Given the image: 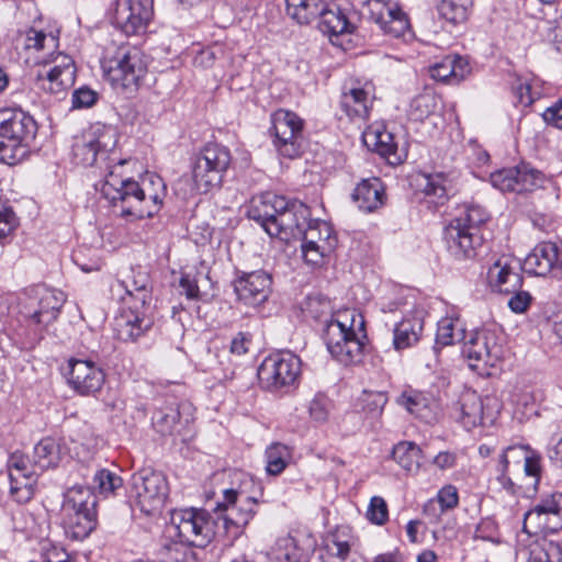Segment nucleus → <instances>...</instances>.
<instances>
[{"mask_svg":"<svg viewBox=\"0 0 562 562\" xmlns=\"http://www.w3.org/2000/svg\"><path fill=\"white\" fill-rule=\"evenodd\" d=\"M450 414L467 430L494 422L488 407L473 390H465L460 394L458 401L452 404Z\"/></svg>","mask_w":562,"mask_h":562,"instance_id":"20","label":"nucleus"},{"mask_svg":"<svg viewBox=\"0 0 562 562\" xmlns=\"http://www.w3.org/2000/svg\"><path fill=\"white\" fill-rule=\"evenodd\" d=\"M364 337L363 317L355 310L338 311L326 321L324 340L327 350L342 364L360 361Z\"/></svg>","mask_w":562,"mask_h":562,"instance_id":"3","label":"nucleus"},{"mask_svg":"<svg viewBox=\"0 0 562 562\" xmlns=\"http://www.w3.org/2000/svg\"><path fill=\"white\" fill-rule=\"evenodd\" d=\"M285 205L286 199L284 196L267 192L251 199L247 215L270 235L272 221L277 217L278 212L283 210Z\"/></svg>","mask_w":562,"mask_h":562,"instance_id":"30","label":"nucleus"},{"mask_svg":"<svg viewBox=\"0 0 562 562\" xmlns=\"http://www.w3.org/2000/svg\"><path fill=\"white\" fill-rule=\"evenodd\" d=\"M324 10L319 12V30L328 35L350 34L355 31V24L350 21L348 11L336 3H323Z\"/></svg>","mask_w":562,"mask_h":562,"instance_id":"33","label":"nucleus"},{"mask_svg":"<svg viewBox=\"0 0 562 562\" xmlns=\"http://www.w3.org/2000/svg\"><path fill=\"white\" fill-rule=\"evenodd\" d=\"M154 14L153 0H115L113 23L127 36L146 31Z\"/></svg>","mask_w":562,"mask_h":562,"instance_id":"18","label":"nucleus"},{"mask_svg":"<svg viewBox=\"0 0 562 562\" xmlns=\"http://www.w3.org/2000/svg\"><path fill=\"white\" fill-rule=\"evenodd\" d=\"M425 311L415 307L393 329V347L401 351L415 346L424 329Z\"/></svg>","mask_w":562,"mask_h":562,"instance_id":"29","label":"nucleus"},{"mask_svg":"<svg viewBox=\"0 0 562 562\" xmlns=\"http://www.w3.org/2000/svg\"><path fill=\"white\" fill-rule=\"evenodd\" d=\"M432 79L447 83H458L469 72L468 61L459 55H447L429 67Z\"/></svg>","mask_w":562,"mask_h":562,"instance_id":"35","label":"nucleus"},{"mask_svg":"<svg viewBox=\"0 0 562 562\" xmlns=\"http://www.w3.org/2000/svg\"><path fill=\"white\" fill-rule=\"evenodd\" d=\"M352 537L345 529L337 530L326 541L327 560L324 562H345L352 547Z\"/></svg>","mask_w":562,"mask_h":562,"instance_id":"45","label":"nucleus"},{"mask_svg":"<svg viewBox=\"0 0 562 562\" xmlns=\"http://www.w3.org/2000/svg\"><path fill=\"white\" fill-rule=\"evenodd\" d=\"M488 217L483 206L464 205L462 212L445 228V241L449 254L458 260L474 258L483 245L480 227Z\"/></svg>","mask_w":562,"mask_h":562,"instance_id":"5","label":"nucleus"},{"mask_svg":"<svg viewBox=\"0 0 562 562\" xmlns=\"http://www.w3.org/2000/svg\"><path fill=\"white\" fill-rule=\"evenodd\" d=\"M132 280L136 283V285L140 289V292L135 293V297H132L133 302L136 303H147L150 304L151 301V291L149 288V278L146 272H133ZM121 301H130L131 296H120Z\"/></svg>","mask_w":562,"mask_h":562,"instance_id":"58","label":"nucleus"},{"mask_svg":"<svg viewBox=\"0 0 562 562\" xmlns=\"http://www.w3.org/2000/svg\"><path fill=\"white\" fill-rule=\"evenodd\" d=\"M392 457L405 471L417 472L420 468L423 452L414 442L402 441L394 446Z\"/></svg>","mask_w":562,"mask_h":562,"instance_id":"44","label":"nucleus"},{"mask_svg":"<svg viewBox=\"0 0 562 562\" xmlns=\"http://www.w3.org/2000/svg\"><path fill=\"white\" fill-rule=\"evenodd\" d=\"M562 512V493L554 492L542 497L531 509L525 513L524 519H535L555 512Z\"/></svg>","mask_w":562,"mask_h":562,"instance_id":"50","label":"nucleus"},{"mask_svg":"<svg viewBox=\"0 0 562 562\" xmlns=\"http://www.w3.org/2000/svg\"><path fill=\"white\" fill-rule=\"evenodd\" d=\"M310 209L299 201H288L283 210L278 212L270 227L271 237L289 238L297 235H304L308 224L315 221H308Z\"/></svg>","mask_w":562,"mask_h":562,"instance_id":"21","label":"nucleus"},{"mask_svg":"<svg viewBox=\"0 0 562 562\" xmlns=\"http://www.w3.org/2000/svg\"><path fill=\"white\" fill-rule=\"evenodd\" d=\"M374 100V87L371 82L362 86L345 87L340 97V106L350 119H367Z\"/></svg>","mask_w":562,"mask_h":562,"instance_id":"28","label":"nucleus"},{"mask_svg":"<svg viewBox=\"0 0 562 562\" xmlns=\"http://www.w3.org/2000/svg\"><path fill=\"white\" fill-rule=\"evenodd\" d=\"M256 501L248 496L241 499L233 488L225 490L223 502L214 509V517L221 529L218 536L232 541L241 536L256 514Z\"/></svg>","mask_w":562,"mask_h":562,"instance_id":"9","label":"nucleus"},{"mask_svg":"<svg viewBox=\"0 0 562 562\" xmlns=\"http://www.w3.org/2000/svg\"><path fill=\"white\" fill-rule=\"evenodd\" d=\"M507 453H519L524 457V471L526 475L535 479V484L539 482L541 473V457L527 446L507 447Z\"/></svg>","mask_w":562,"mask_h":562,"instance_id":"52","label":"nucleus"},{"mask_svg":"<svg viewBox=\"0 0 562 562\" xmlns=\"http://www.w3.org/2000/svg\"><path fill=\"white\" fill-rule=\"evenodd\" d=\"M76 66L74 59L63 53L50 54L44 60L43 69L36 74L38 88L50 93L60 94L66 92L75 83Z\"/></svg>","mask_w":562,"mask_h":562,"instance_id":"14","label":"nucleus"},{"mask_svg":"<svg viewBox=\"0 0 562 562\" xmlns=\"http://www.w3.org/2000/svg\"><path fill=\"white\" fill-rule=\"evenodd\" d=\"M522 529L527 533H555L562 529V510L535 519H524Z\"/></svg>","mask_w":562,"mask_h":562,"instance_id":"48","label":"nucleus"},{"mask_svg":"<svg viewBox=\"0 0 562 562\" xmlns=\"http://www.w3.org/2000/svg\"><path fill=\"white\" fill-rule=\"evenodd\" d=\"M66 533L75 540L87 538L97 526V510L63 512Z\"/></svg>","mask_w":562,"mask_h":562,"instance_id":"36","label":"nucleus"},{"mask_svg":"<svg viewBox=\"0 0 562 562\" xmlns=\"http://www.w3.org/2000/svg\"><path fill=\"white\" fill-rule=\"evenodd\" d=\"M474 539L488 541L493 544H499L502 542V537L496 520L493 517L482 518L475 528Z\"/></svg>","mask_w":562,"mask_h":562,"instance_id":"54","label":"nucleus"},{"mask_svg":"<svg viewBox=\"0 0 562 562\" xmlns=\"http://www.w3.org/2000/svg\"><path fill=\"white\" fill-rule=\"evenodd\" d=\"M91 480V486H89L91 491L93 493L98 492L105 497L113 495L123 484L121 476L103 468L95 469Z\"/></svg>","mask_w":562,"mask_h":562,"instance_id":"46","label":"nucleus"},{"mask_svg":"<svg viewBox=\"0 0 562 562\" xmlns=\"http://www.w3.org/2000/svg\"><path fill=\"white\" fill-rule=\"evenodd\" d=\"M37 133L35 120L21 109L0 110V138H11L30 147Z\"/></svg>","mask_w":562,"mask_h":562,"instance_id":"23","label":"nucleus"},{"mask_svg":"<svg viewBox=\"0 0 562 562\" xmlns=\"http://www.w3.org/2000/svg\"><path fill=\"white\" fill-rule=\"evenodd\" d=\"M508 470V453L506 449L503 451V453L499 456V461L496 467V481L497 483L507 492L514 493L515 492V485L512 479L507 475Z\"/></svg>","mask_w":562,"mask_h":562,"instance_id":"62","label":"nucleus"},{"mask_svg":"<svg viewBox=\"0 0 562 562\" xmlns=\"http://www.w3.org/2000/svg\"><path fill=\"white\" fill-rule=\"evenodd\" d=\"M66 296L61 291L49 289L43 284L30 288L20 301V315L25 324L22 334L25 344L34 346L44 335L46 328L54 323Z\"/></svg>","mask_w":562,"mask_h":562,"instance_id":"2","label":"nucleus"},{"mask_svg":"<svg viewBox=\"0 0 562 562\" xmlns=\"http://www.w3.org/2000/svg\"><path fill=\"white\" fill-rule=\"evenodd\" d=\"M330 406L331 404L327 396L317 394L310 403V416L315 422L323 423L328 418Z\"/></svg>","mask_w":562,"mask_h":562,"instance_id":"59","label":"nucleus"},{"mask_svg":"<svg viewBox=\"0 0 562 562\" xmlns=\"http://www.w3.org/2000/svg\"><path fill=\"white\" fill-rule=\"evenodd\" d=\"M439 106V99L432 91H425L416 95L409 105V117L414 121H424L432 115Z\"/></svg>","mask_w":562,"mask_h":562,"instance_id":"47","label":"nucleus"},{"mask_svg":"<svg viewBox=\"0 0 562 562\" xmlns=\"http://www.w3.org/2000/svg\"><path fill=\"white\" fill-rule=\"evenodd\" d=\"M525 267L529 273L544 277L552 274L562 278V247L553 241L537 244L525 259Z\"/></svg>","mask_w":562,"mask_h":562,"instance_id":"24","label":"nucleus"},{"mask_svg":"<svg viewBox=\"0 0 562 562\" xmlns=\"http://www.w3.org/2000/svg\"><path fill=\"white\" fill-rule=\"evenodd\" d=\"M301 374V360L290 351L268 356L258 369L262 387L279 391L296 383Z\"/></svg>","mask_w":562,"mask_h":562,"instance_id":"11","label":"nucleus"},{"mask_svg":"<svg viewBox=\"0 0 562 562\" xmlns=\"http://www.w3.org/2000/svg\"><path fill=\"white\" fill-rule=\"evenodd\" d=\"M458 176L454 172L422 173L418 188L428 203L436 206L446 204L458 190Z\"/></svg>","mask_w":562,"mask_h":562,"instance_id":"26","label":"nucleus"},{"mask_svg":"<svg viewBox=\"0 0 562 562\" xmlns=\"http://www.w3.org/2000/svg\"><path fill=\"white\" fill-rule=\"evenodd\" d=\"M442 509L446 512L452 510L459 505V492L458 488L452 484L443 485L434 497Z\"/></svg>","mask_w":562,"mask_h":562,"instance_id":"60","label":"nucleus"},{"mask_svg":"<svg viewBox=\"0 0 562 562\" xmlns=\"http://www.w3.org/2000/svg\"><path fill=\"white\" fill-rule=\"evenodd\" d=\"M58 38L53 34H46L43 31L30 29L24 36V47L27 50L41 52L43 49H54L57 47Z\"/></svg>","mask_w":562,"mask_h":562,"instance_id":"53","label":"nucleus"},{"mask_svg":"<svg viewBox=\"0 0 562 562\" xmlns=\"http://www.w3.org/2000/svg\"><path fill=\"white\" fill-rule=\"evenodd\" d=\"M97 497L89 486L74 485L64 495L63 512L97 510Z\"/></svg>","mask_w":562,"mask_h":562,"instance_id":"39","label":"nucleus"},{"mask_svg":"<svg viewBox=\"0 0 562 562\" xmlns=\"http://www.w3.org/2000/svg\"><path fill=\"white\" fill-rule=\"evenodd\" d=\"M147 67V56L139 47L123 45L104 63L103 70L114 89L134 93L144 81Z\"/></svg>","mask_w":562,"mask_h":562,"instance_id":"6","label":"nucleus"},{"mask_svg":"<svg viewBox=\"0 0 562 562\" xmlns=\"http://www.w3.org/2000/svg\"><path fill=\"white\" fill-rule=\"evenodd\" d=\"M465 329L459 316L454 313L442 317L438 322L435 348L446 347L462 341Z\"/></svg>","mask_w":562,"mask_h":562,"instance_id":"37","label":"nucleus"},{"mask_svg":"<svg viewBox=\"0 0 562 562\" xmlns=\"http://www.w3.org/2000/svg\"><path fill=\"white\" fill-rule=\"evenodd\" d=\"M231 164L232 155L226 146L217 143L204 145L192 165V181L196 192L207 193L220 187Z\"/></svg>","mask_w":562,"mask_h":562,"instance_id":"8","label":"nucleus"},{"mask_svg":"<svg viewBox=\"0 0 562 562\" xmlns=\"http://www.w3.org/2000/svg\"><path fill=\"white\" fill-rule=\"evenodd\" d=\"M33 467L34 464L32 465L24 454L20 452L12 453L8 460L10 481L18 484L21 480H32L34 475Z\"/></svg>","mask_w":562,"mask_h":562,"instance_id":"49","label":"nucleus"},{"mask_svg":"<svg viewBox=\"0 0 562 562\" xmlns=\"http://www.w3.org/2000/svg\"><path fill=\"white\" fill-rule=\"evenodd\" d=\"M366 515L370 522L378 526L384 525L389 519L387 504L384 498L373 496L370 499Z\"/></svg>","mask_w":562,"mask_h":562,"instance_id":"57","label":"nucleus"},{"mask_svg":"<svg viewBox=\"0 0 562 562\" xmlns=\"http://www.w3.org/2000/svg\"><path fill=\"white\" fill-rule=\"evenodd\" d=\"M304 121L294 112L278 110L272 115L270 128L273 146L284 158L294 159L301 155Z\"/></svg>","mask_w":562,"mask_h":562,"instance_id":"12","label":"nucleus"},{"mask_svg":"<svg viewBox=\"0 0 562 562\" xmlns=\"http://www.w3.org/2000/svg\"><path fill=\"white\" fill-rule=\"evenodd\" d=\"M98 94L94 90L81 87L74 91L72 93V106L80 108H90L97 101Z\"/></svg>","mask_w":562,"mask_h":562,"instance_id":"63","label":"nucleus"},{"mask_svg":"<svg viewBox=\"0 0 562 562\" xmlns=\"http://www.w3.org/2000/svg\"><path fill=\"white\" fill-rule=\"evenodd\" d=\"M324 0H285L286 14L299 24H310L324 10Z\"/></svg>","mask_w":562,"mask_h":562,"instance_id":"41","label":"nucleus"},{"mask_svg":"<svg viewBox=\"0 0 562 562\" xmlns=\"http://www.w3.org/2000/svg\"><path fill=\"white\" fill-rule=\"evenodd\" d=\"M526 562H560V543L548 541H535L518 553Z\"/></svg>","mask_w":562,"mask_h":562,"instance_id":"40","label":"nucleus"},{"mask_svg":"<svg viewBox=\"0 0 562 562\" xmlns=\"http://www.w3.org/2000/svg\"><path fill=\"white\" fill-rule=\"evenodd\" d=\"M156 561L151 562H199L192 547L182 541L166 540L160 543L155 553Z\"/></svg>","mask_w":562,"mask_h":562,"instance_id":"38","label":"nucleus"},{"mask_svg":"<svg viewBox=\"0 0 562 562\" xmlns=\"http://www.w3.org/2000/svg\"><path fill=\"white\" fill-rule=\"evenodd\" d=\"M271 284V276L263 270H257L238 277L234 281V291L244 304L258 306L267 301Z\"/></svg>","mask_w":562,"mask_h":562,"instance_id":"25","label":"nucleus"},{"mask_svg":"<svg viewBox=\"0 0 562 562\" xmlns=\"http://www.w3.org/2000/svg\"><path fill=\"white\" fill-rule=\"evenodd\" d=\"M532 85L533 79L530 78H517L513 85L517 102L522 106L531 105L539 98V92L533 90Z\"/></svg>","mask_w":562,"mask_h":562,"instance_id":"55","label":"nucleus"},{"mask_svg":"<svg viewBox=\"0 0 562 562\" xmlns=\"http://www.w3.org/2000/svg\"><path fill=\"white\" fill-rule=\"evenodd\" d=\"M135 504L148 516L161 512L168 496V483L162 473L143 469L132 476Z\"/></svg>","mask_w":562,"mask_h":562,"instance_id":"10","label":"nucleus"},{"mask_svg":"<svg viewBox=\"0 0 562 562\" xmlns=\"http://www.w3.org/2000/svg\"><path fill=\"white\" fill-rule=\"evenodd\" d=\"M491 183L502 192L524 193L541 188L544 175L528 164L503 168L490 176Z\"/></svg>","mask_w":562,"mask_h":562,"instance_id":"16","label":"nucleus"},{"mask_svg":"<svg viewBox=\"0 0 562 562\" xmlns=\"http://www.w3.org/2000/svg\"><path fill=\"white\" fill-rule=\"evenodd\" d=\"M472 7V0H441L438 4V12L447 23L457 26L468 21Z\"/></svg>","mask_w":562,"mask_h":562,"instance_id":"42","label":"nucleus"},{"mask_svg":"<svg viewBox=\"0 0 562 562\" xmlns=\"http://www.w3.org/2000/svg\"><path fill=\"white\" fill-rule=\"evenodd\" d=\"M124 165H110L101 187L103 196L123 217L142 220L154 216L166 196V184L156 173H146L140 181L124 176Z\"/></svg>","mask_w":562,"mask_h":562,"instance_id":"1","label":"nucleus"},{"mask_svg":"<svg viewBox=\"0 0 562 562\" xmlns=\"http://www.w3.org/2000/svg\"><path fill=\"white\" fill-rule=\"evenodd\" d=\"M41 557L43 562H77L63 547L49 540L41 543Z\"/></svg>","mask_w":562,"mask_h":562,"instance_id":"56","label":"nucleus"},{"mask_svg":"<svg viewBox=\"0 0 562 562\" xmlns=\"http://www.w3.org/2000/svg\"><path fill=\"white\" fill-rule=\"evenodd\" d=\"M368 16L376 23L384 34L395 38L411 34V24L406 13L397 3L385 0H368Z\"/></svg>","mask_w":562,"mask_h":562,"instance_id":"19","label":"nucleus"},{"mask_svg":"<svg viewBox=\"0 0 562 562\" xmlns=\"http://www.w3.org/2000/svg\"><path fill=\"white\" fill-rule=\"evenodd\" d=\"M266 471L269 475H279L292 460V448L285 443L272 442L267 447Z\"/></svg>","mask_w":562,"mask_h":562,"instance_id":"43","label":"nucleus"},{"mask_svg":"<svg viewBox=\"0 0 562 562\" xmlns=\"http://www.w3.org/2000/svg\"><path fill=\"white\" fill-rule=\"evenodd\" d=\"M385 200L384 186L379 178L363 179L352 193V201L364 213L375 212L384 205Z\"/></svg>","mask_w":562,"mask_h":562,"instance_id":"32","label":"nucleus"},{"mask_svg":"<svg viewBox=\"0 0 562 562\" xmlns=\"http://www.w3.org/2000/svg\"><path fill=\"white\" fill-rule=\"evenodd\" d=\"M67 454L65 445L56 438L45 437L33 449L34 467L41 470L57 468Z\"/></svg>","mask_w":562,"mask_h":562,"instance_id":"34","label":"nucleus"},{"mask_svg":"<svg viewBox=\"0 0 562 562\" xmlns=\"http://www.w3.org/2000/svg\"><path fill=\"white\" fill-rule=\"evenodd\" d=\"M116 144L117 134L115 130L97 125L75 138L72 160L78 166H97L108 172L111 169L110 165H126L131 161L120 156Z\"/></svg>","mask_w":562,"mask_h":562,"instance_id":"4","label":"nucleus"},{"mask_svg":"<svg viewBox=\"0 0 562 562\" xmlns=\"http://www.w3.org/2000/svg\"><path fill=\"white\" fill-rule=\"evenodd\" d=\"M150 304L121 301L120 314L115 318V330L122 341H137L153 326Z\"/></svg>","mask_w":562,"mask_h":562,"instance_id":"15","label":"nucleus"},{"mask_svg":"<svg viewBox=\"0 0 562 562\" xmlns=\"http://www.w3.org/2000/svg\"><path fill=\"white\" fill-rule=\"evenodd\" d=\"M170 524L179 540L190 547L205 548L221 532L214 514L203 508L175 509L171 512Z\"/></svg>","mask_w":562,"mask_h":562,"instance_id":"7","label":"nucleus"},{"mask_svg":"<svg viewBox=\"0 0 562 562\" xmlns=\"http://www.w3.org/2000/svg\"><path fill=\"white\" fill-rule=\"evenodd\" d=\"M542 117L548 125L562 130V100L549 106Z\"/></svg>","mask_w":562,"mask_h":562,"instance_id":"64","label":"nucleus"},{"mask_svg":"<svg viewBox=\"0 0 562 562\" xmlns=\"http://www.w3.org/2000/svg\"><path fill=\"white\" fill-rule=\"evenodd\" d=\"M336 241L333 228L328 223L315 221L314 224H308L301 246L305 262L310 265L321 263L324 256L334 249Z\"/></svg>","mask_w":562,"mask_h":562,"instance_id":"22","label":"nucleus"},{"mask_svg":"<svg viewBox=\"0 0 562 562\" xmlns=\"http://www.w3.org/2000/svg\"><path fill=\"white\" fill-rule=\"evenodd\" d=\"M29 153V146L11 138L0 139V162L14 166L22 161Z\"/></svg>","mask_w":562,"mask_h":562,"instance_id":"51","label":"nucleus"},{"mask_svg":"<svg viewBox=\"0 0 562 562\" xmlns=\"http://www.w3.org/2000/svg\"><path fill=\"white\" fill-rule=\"evenodd\" d=\"M462 355L472 369L493 368L504 357L502 338L492 329L475 330L464 342Z\"/></svg>","mask_w":562,"mask_h":562,"instance_id":"13","label":"nucleus"},{"mask_svg":"<svg viewBox=\"0 0 562 562\" xmlns=\"http://www.w3.org/2000/svg\"><path fill=\"white\" fill-rule=\"evenodd\" d=\"M362 142L369 150L379 154L391 164L401 160L397 154V142L393 133L387 131L383 124H373L366 128L362 134Z\"/></svg>","mask_w":562,"mask_h":562,"instance_id":"31","label":"nucleus"},{"mask_svg":"<svg viewBox=\"0 0 562 562\" xmlns=\"http://www.w3.org/2000/svg\"><path fill=\"white\" fill-rule=\"evenodd\" d=\"M425 397L419 393L404 392L397 400L411 414L419 416L423 407H426Z\"/></svg>","mask_w":562,"mask_h":562,"instance_id":"61","label":"nucleus"},{"mask_svg":"<svg viewBox=\"0 0 562 562\" xmlns=\"http://www.w3.org/2000/svg\"><path fill=\"white\" fill-rule=\"evenodd\" d=\"M487 281L490 286L499 293L509 294V292L521 289L522 277L519 271V263L512 257H499L488 268Z\"/></svg>","mask_w":562,"mask_h":562,"instance_id":"27","label":"nucleus"},{"mask_svg":"<svg viewBox=\"0 0 562 562\" xmlns=\"http://www.w3.org/2000/svg\"><path fill=\"white\" fill-rule=\"evenodd\" d=\"M67 383L80 396H97L105 383V373L92 360L71 358L68 360Z\"/></svg>","mask_w":562,"mask_h":562,"instance_id":"17","label":"nucleus"}]
</instances>
